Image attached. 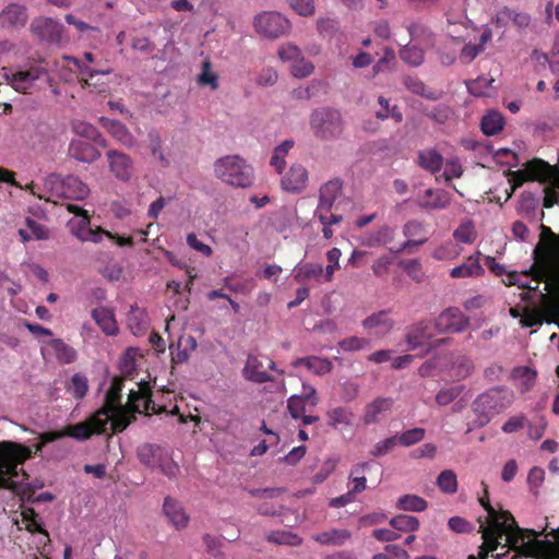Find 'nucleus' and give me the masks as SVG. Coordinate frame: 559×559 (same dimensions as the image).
Returning <instances> with one entry per match:
<instances>
[{"label":"nucleus","mask_w":559,"mask_h":559,"mask_svg":"<svg viewBox=\"0 0 559 559\" xmlns=\"http://www.w3.org/2000/svg\"><path fill=\"white\" fill-rule=\"evenodd\" d=\"M341 255L342 251L336 247L326 252V260L329 264L323 269L325 282L330 283L333 281L335 271L340 269Z\"/></svg>","instance_id":"nucleus-59"},{"label":"nucleus","mask_w":559,"mask_h":559,"mask_svg":"<svg viewBox=\"0 0 559 559\" xmlns=\"http://www.w3.org/2000/svg\"><path fill=\"white\" fill-rule=\"evenodd\" d=\"M267 540L277 545L299 546L302 538L290 531H274L267 535Z\"/></svg>","instance_id":"nucleus-53"},{"label":"nucleus","mask_w":559,"mask_h":559,"mask_svg":"<svg viewBox=\"0 0 559 559\" xmlns=\"http://www.w3.org/2000/svg\"><path fill=\"white\" fill-rule=\"evenodd\" d=\"M151 390L148 385H144L139 390H130L128 395V402L124 405L131 413H141V407L147 408V404L151 402Z\"/></svg>","instance_id":"nucleus-42"},{"label":"nucleus","mask_w":559,"mask_h":559,"mask_svg":"<svg viewBox=\"0 0 559 559\" xmlns=\"http://www.w3.org/2000/svg\"><path fill=\"white\" fill-rule=\"evenodd\" d=\"M20 508L22 521L25 522V531L31 534H41L49 540V534L43 527V521L38 513L33 508L24 506V503H21Z\"/></svg>","instance_id":"nucleus-35"},{"label":"nucleus","mask_w":559,"mask_h":559,"mask_svg":"<svg viewBox=\"0 0 559 559\" xmlns=\"http://www.w3.org/2000/svg\"><path fill=\"white\" fill-rule=\"evenodd\" d=\"M308 182V171L301 164H293L288 171L282 177L281 186L285 191L292 193L301 192Z\"/></svg>","instance_id":"nucleus-20"},{"label":"nucleus","mask_w":559,"mask_h":559,"mask_svg":"<svg viewBox=\"0 0 559 559\" xmlns=\"http://www.w3.org/2000/svg\"><path fill=\"white\" fill-rule=\"evenodd\" d=\"M512 403L511 394L502 386L492 388L479 394L472 408L476 414L479 427L486 426L496 415L508 408Z\"/></svg>","instance_id":"nucleus-6"},{"label":"nucleus","mask_w":559,"mask_h":559,"mask_svg":"<svg viewBox=\"0 0 559 559\" xmlns=\"http://www.w3.org/2000/svg\"><path fill=\"white\" fill-rule=\"evenodd\" d=\"M474 223L469 219L463 222L453 233V237L464 243H472L476 239Z\"/></svg>","instance_id":"nucleus-60"},{"label":"nucleus","mask_w":559,"mask_h":559,"mask_svg":"<svg viewBox=\"0 0 559 559\" xmlns=\"http://www.w3.org/2000/svg\"><path fill=\"white\" fill-rule=\"evenodd\" d=\"M306 402L312 406L318 404L317 390L311 385H304L301 395H293L288 399L287 408L293 418L298 419L306 413Z\"/></svg>","instance_id":"nucleus-23"},{"label":"nucleus","mask_w":559,"mask_h":559,"mask_svg":"<svg viewBox=\"0 0 559 559\" xmlns=\"http://www.w3.org/2000/svg\"><path fill=\"white\" fill-rule=\"evenodd\" d=\"M163 511L175 528L181 530L188 525L190 518L182 504L176 499L166 497L163 504Z\"/></svg>","instance_id":"nucleus-26"},{"label":"nucleus","mask_w":559,"mask_h":559,"mask_svg":"<svg viewBox=\"0 0 559 559\" xmlns=\"http://www.w3.org/2000/svg\"><path fill=\"white\" fill-rule=\"evenodd\" d=\"M504 126V119L501 114L497 111H490L485 115L480 122L481 131L486 135H496L498 134Z\"/></svg>","instance_id":"nucleus-47"},{"label":"nucleus","mask_w":559,"mask_h":559,"mask_svg":"<svg viewBox=\"0 0 559 559\" xmlns=\"http://www.w3.org/2000/svg\"><path fill=\"white\" fill-rule=\"evenodd\" d=\"M109 168L111 173L122 181H128L133 173V163L131 158L121 152L111 150L107 152Z\"/></svg>","instance_id":"nucleus-22"},{"label":"nucleus","mask_w":559,"mask_h":559,"mask_svg":"<svg viewBox=\"0 0 559 559\" xmlns=\"http://www.w3.org/2000/svg\"><path fill=\"white\" fill-rule=\"evenodd\" d=\"M73 63L79 69V82L83 88L91 87L96 93H107L109 91L108 75L109 70L98 71L93 70L87 66L82 64L81 60L72 58Z\"/></svg>","instance_id":"nucleus-15"},{"label":"nucleus","mask_w":559,"mask_h":559,"mask_svg":"<svg viewBox=\"0 0 559 559\" xmlns=\"http://www.w3.org/2000/svg\"><path fill=\"white\" fill-rule=\"evenodd\" d=\"M425 115L438 124L447 123L453 115V110L450 106L439 104L432 109L426 110Z\"/></svg>","instance_id":"nucleus-62"},{"label":"nucleus","mask_w":559,"mask_h":559,"mask_svg":"<svg viewBox=\"0 0 559 559\" xmlns=\"http://www.w3.org/2000/svg\"><path fill=\"white\" fill-rule=\"evenodd\" d=\"M294 145L295 143L293 140H285L274 148L270 164L278 174L283 173L286 165L285 158Z\"/></svg>","instance_id":"nucleus-48"},{"label":"nucleus","mask_w":559,"mask_h":559,"mask_svg":"<svg viewBox=\"0 0 559 559\" xmlns=\"http://www.w3.org/2000/svg\"><path fill=\"white\" fill-rule=\"evenodd\" d=\"M326 425L335 430L350 428L354 425V413L344 406L332 407L326 411Z\"/></svg>","instance_id":"nucleus-29"},{"label":"nucleus","mask_w":559,"mask_h":559,"mask_svg":"<svg viewBox=\"0 0 559 559\" xmlns=\"http://www.w3.org/2000/svg\"><path fill=\"white\" fill-rule=\"evenodd\" d=\"M63 25L52 17H36L31 24V31L41 40L59 44L62 40Z\"/></svg>","instance_id":"nucleus-17"},{"label":"nucleus","mask_w":559,"mask_h":559,"mask_svg":"<svg viewBox=\"0 0 559 559\" xmlns=\"http://www.w3.org/2000/svg\"><path fill=\"white\" fill-rule=\"evenodd\" d=\"M68 154L71 158L87 164L93 163L100 157V153L93 144L82 140L71 141Z\"/></svg>","instance_id":"nucleus-28"},{"label":"nucleus","mask_w":559,"mask_h":559,"mask_svg":"<svg viewBox=\"0 0 559 559\" xmlns=\"http://www.w3.org/2000/svg\"><path fill=\"white\" fill-rule=\"evenodd\" d=\"M428 502L416 495H404L396 501V508L403 511L421 512L426 510Z\"/></svg>","instance_id":"nucleus-49"},{"label":"nucleus","mask_w":559,"mask_h":559,"mask_svg":"<svg viewBox=\"0 0 559 559\" xmlns=\"http://www.w3.org/2000/svg\"><path fill=\"white\" fill-rule=\"evenodd\" d=\"M197 83L200 86H210L213 91L218 88V75L212 70V62L209 58L202 62Z\"/></svg>","instance_id":"nucleus-51"},{"label":"nucleus","mask_w":559,"mask_h":559,"mask_svg":"<svg viewBox=\"0 0 559 559\" xmlns=\"http://www.w3.org/2000/svg\"><path fill=\"white\" fill-rule=\"evenodd\" d=\"M540 240L534 249V264L524 275L532 274L537 281H543L551 274L559 264V237L552 230L540 226Z\"/></svg>","instance_id":"nucleus-4"},{"label":"nucleus","mask_w":559,"mask_h":559,"mask_svg":"<svg viewBox=\"0 0 559 559\" xmlns=\"http://www.w3.org/2000/svg\"><path fill=\"white\" fill-rule=\"evenodd\" d=\"M48 346L53 349L55 356L61 365L72 364L78 358L75 348L67 344L61 338H51L48 342Z\"/></svg>","instance_id":"nucleus-38"},{"label":"nucleus","mask_w":559,"mask_h":559,"mask_svg":"<svg viewBox=\"0 0 559 559\" xmlns=\"http://www.w3.org/2000/svg\"><path fill=\"white\" fill-rule=\"evenodd\" d=\"M417 164L425 170L436 174L443 165V156L433 148L418 152Z\"/></svg>","instance_id":"nucleus-37"},{"label":"nucleus","mask_w":559,"mask_h":559,"mask_svg":"<svg viewBox=\"0 0 559 559\" xmlns=\"http://www.w3.org/2000/svg\"><path fill=\"white\" fill-rule=\"evenodd\" d=\"M127 323L134 335H141L148 328L147 314L139 307H131V310L127 316Z\"/></svg>","instance_id":"nucleus-43"},{"label":"nucleus","mask_w":559,"mask_h":559,"mask_svg":"<svg viewBox=\"0 0 559 559\" xmlns=\"http://www.w3.org/2000/svg\"><path fill=\"white\" fill-rule=\"evenodd\" d=\"M423 231V224L417 221H409L404 225L403 234L405 237L409 238L407 241H405L397 250L396 252H403L407 250L409 247L413 246H421L427 241V238H418Z\"/></svg>","instance_id":"nucleus-41"},{"label":"nucleus","mask_w":559,"mask_h":559,"mask_svg":"<svg viewBox=\"0 0 559 559\" xmlns=\"http://www.w3.org/2000/svg\"><path fill=\"white\" fill-rule=\"evenodd\" d=\"M293 366H305L308 370H311L319 376L331 372L333 368L331 360H329L328 358H321L317 356L297 358L296 360H294Z\"/></svg>","instance_id":"nucleus-39"},{"label":"nucleus","mask_w":559,"mask_h":559,"mask_svg":"<svg viewBox=\"0 0 559 559\" xmlns=\"http://www.w3.org/2000/svg\"><path fill=\"white\" fill-rule=\"evenodd\" d=\"M290 27V22L277 12H264L254 19L255 31L264 37L273 39L287 35Z\"/></svg>","instance_id":"nucleus-11"},{"label":"nucleus","mask_w":559,"mask_h":559,"mask_svg":"<svg viewBox=\"0 0 559 559\" xmlns=\"http://www.w3.org/2000/svg\"><path fill=\"white\" fill-rule=\"evenodd\" d=\"M437 485L444 493H454L457 490V478L452 469L442 471L438 478Z\"/></svg>","instance_id":"nucleus-58"},{"label":"nucleus","mask_w":559,"mask_h":559,"mask_svg":"<svg viewBox=\"0 0 559 559\" xmlns=\"http://www.w3.org/2000/svg\"><path fill=\"white\" fill-rule=\"evenodd\" d=\"M484 495L479 498L480 506L487 511V525L493 527L513 526V522H516L513 515L509 511H497L489 501L488 486L485 481H481Z\"/></svg>","instance_id":"nucleus-19"},{"label":"nucleus","mask_w":559,"mask_h":559,"mask_svg":"<svg viewBox=\"0 0 559 559\" xmlns=\"http://www.w3.org/2000/svg\"><path fill=\"white\" fill-rule=\"evenodd\" d=\"M135 413H131V411L123 406L118 407L117 409H114L110 412V427L114 433L123 431L131 421L135 418Z\"/></svg>","instance_id":"nucleus-44"},{"label":"nucleus","mask_w":559,"mask_h":559,"mask_svg":"<svg viewBox=\"0 0 559 559\" xmlns=\"http://www.w3.org/2000/svg\"><path fill=\"white\" fill-rule=\"evenodd\" d=\"M313 135L322 141H332L341 138L344 131V120L337 109L320 107L314 109L309 118Z\"/></svg>","instance_id":"nucleus-7"},{"label":"nucleus","mask_w":559,"mask_h":559,"mask_svg":"<svg viewBox=\"0 0 559 559\" xmlns=\"http://www.w3.org/2000/svg\"><path fill=\"white\" fill-rule=\"evenodd\" d=\"M426 324L420 322L408 330L405 338L411 350H414L426 343Z\"/></svg>","instance_id":"nucleus-52"},{"label":"nucleus","mask_w":559,"mask_h":559,"mask_svg":"<svg viewBox=\"0 0 559 559\" xmlns=\"http://www.w3.org/2000/svg\"><path fill=\"white\" fill-rule=\"evenodd\" d=\"M400 58L412 67H418L424 62V50L407 44L400 50Z\"/></svg>","instance_id":"nucleus-56"},{"label":"nucleus","mask_w":559,"mask_h":559,"mask_svg":"<svg viewBox=\"0 0 559 559\" xmlns=\"http://www.w3.org/2000/svg\"><path fill=\"white\" fill-rule=\"evenodd\" d=\"M27 19V10L24 5L10 3L0 14V24L3 27L21 28L25 26Z\"/></svg>","instance_id":"nucleus-24"},{"label":"nucleus","mask_w":559,"mask_h":559,"mask_svg":"<svg viewBox=\"0 0 559 559\" xmlns=\"http://www.w3.org/2000/svg\"><path fill=\"white\" fill-rule=\"evenodd\" d=\"M535 533L534 536L526 537L527 540L524 539L521 544V555L537 559H559V528L556 531V543L537 539L538 533L536 531Z\"/></svg>","instance_id":"nucleus-12"},{"label":"nucleus","mask_w":559,"mask_h":559,"mask_svg":"<svg viewBox=\"0 0 559 559\" xmlns=\"http://www.w3.org/2000/svg\"><path fill=\"white\" fill-rule=\"evenodd\" d=\"M524 170L527 171L530 181L542 180L546 175L549 165L542 159H532L524 165Z\"/></svg>","instance_id":"nucleus-61"},{"label":"nucleus","mask_w":559,"mask_h":559,"mask_svg":"<svg viewBox=\"0 0 559 559\" xmlns=\"http://www.w3.org/2000/svg\"><path fill=\"white\" fill-rule=\"evenodd\" d=\"M102 127L119 143L127 147H132L135 139L128 128L120 121L112 120L106 117L99 119Z\"/></svg>","instance_id":"nucleus-27"},{"label":"nucleus","mask_w":559,"mask_h":559,"mask_svg":"<svg viewBox=\"0 0 559 559\" xmlns=\"http://www.w3.org/2000/svg\"><path fill=\"white\" fill-rule=\"evenodd\" d=\"M343 183L340 179H333L321 186L319 202L314 211V217L319 222L326 219V213H333L332 209L336 199L342 194Z\"/></svg>","instance_id":"nucleus-14"},{"label":"nucleus","mask_w":559,"mask_h":559,"mask_svg":"<svg viewBox=\"0 0 559 559\" xmlns=\"http://www.w3.org/2000/svg\"><path fill=\"white\" fill-rule=\"evenodd\" d=\"M37 452L36 447H34L33 451L29 447L13 441L0 442V488L16 492L23 502H50L55 499L50 492H41L33 497V490L28 486L20 490L19 483L12 479L19 474V465Z\"/></svg>","instance_id":"nucleus-2"},{"label":"nucleus","mask_w":559,"mask_h":559,"mask_svg":"<svg viewBox=\"0 0 559 559\" xmlns=\"http://www.w3.org/2000/svg\"><path fill=\"white\" fill-rule=\"evenodd\" d=\"M425 433L426 431L424 428H412L402 432L397 437V442L403 447H411L413 444L420 442L425 438Z\"/></svg>","instance_id":"nucleus-63"},{"label":"nucleus","mask_w":559,"mask_h":559,"mask_svg":"<svg viewBox=\"0 0 559 559\" xmlns=\"http://www.w3.org/2000/svg\"><path fill=\"white\" fill-rule=\"evenodd\" d=\"M451 203L449 192L442 189H427L423 199L418 200L417 204L420 209L426 211L443 210Z\"/></svg>","instance_id":"nucleus-25"},{"label":"nucleus","mask_w":559,"mask_h":559,"mask_svg":"<svg viewBox=\"0 0 559 559\" xmlns=\"http://www.w3.org/2000/svg\"><path fill=\"white\" fill-rule=\"evenodd\" d=\"M72 129L74 133L78 135L88 139L95 143H98L103 146L106 145L105 140L103 139L99 131L91 123L84 122V121H75L72 124Z\"/></svg>","instance_id":"nucleus-50"},{"label":"nucleus","mask_w":559,"mask_h":559,"mask_svg":"<svg viewBox=\"0 0 559 559\" xmlns=\"http://www.w3.org/2000/svg\"><path fill=\"white\" fill-rule=\"evenodd\" d=\"M324 276L323 267L318 263H305L295 269V281L297 283H306L310 280H317Z\"/></svg>","instance_id":"nucleus-46"},{"label":"nucleus","mask_w":559,"mask_h":559,"mask_svg":"<svg viewBox=\"0 0 559 559\" xmlns=\"http://www.w3.org/2000/svg\"><path fill=\"white\" fill-rule=\"evenodd\" d=\"M366 330L374 331L377 335L388 334L394 326V321L388 310L372 313L362 321Z\"/></svg>","instance_id":"nucleus-31"},{"label":"nucleus","mask_w":559,"mask_h":559,"mask_svg":"<svg viewBox=\"0 0 559 559\" xmlns=\"http://www.w3.org/2000/svg\"><path fill=\"white\" fill-rule=\"evenodd\" d=\"M392 397L378 396L365 406L362 421L365 425L379 423L393 408Z\"/></svg>","instance_id":"nucleus-21"},{"label":"nucleus","mask_w":559,"mask_h":559,"mask_svg":"<svg viewBox=\"0 0 559 559\" xmlns=\"http://www.w3.org/2000/svg\"><path fill=\"white\" fill-rule=\"evenodd\" d=\"M473 370L474 362L465 355L456 357L451 367L452 376L459 380L467 378Z\"/></svg>","instance_id":"nucleus-54"},{"label":"nucleus","mask_w":559,"mask_h":559,"mask_svg":"<svg viewBox=\"0 0 559 559\" xmlns=\"http://www.w3.org/2000/svg\"><path fill=\"white\" fill-rule=\"evenodd\" d=\"M469 324V318L456 307H449L444 309L435 319V328L439 333H462Z\"/></svg>","instance_id":"nucleus-13"},{"label":"nucleus","mask_w":559,"mask_h":559,"mask_svg":"<svg viewBox=\"0 0 559 559\" xmlns=\"http://www.w3.org/2000/svg\"><path fill=\"white\" fill-rule=\"evenodd\" d=\"M213 170L217 179L234 188H249L254 181L253 167L238 154L219 157Z\"/></svg>","instance_id":"nucleus-5"},{"label":"nucleus","mask_w":559,"mask_h":559,"mask_svg":"<svg viewBox=\"0 0 559 559\" xmlns=\"http://www.w3.org/2000/svg\"><path fill=\"white\" fill-rule=\"evenodd\" d=\"M350 536L352 534L348 530L330 528L312 535V539L324 546H342Z\"/></svg>","instance_id":"nucleus-34"},{"label":"nucleus","mask_w":559,"mask_h":559,"mask_svg":"<svg viewBox=\"0 0 559 559\" xmlns=\"http://www.w3.org/2000/svg\"><path fill=\"white\" fill-rule=\"evenodd\" d=\"M531 22L532 17L528 13L514 10L508 5L500 8L492 17V23L498 28H506L512 23L518 31H524Z\"/></svg>","instance_id":"nucleus-18"},{"label":"nucleus","mask_w":559,"mask_h":559,"mask_svg":"<svg viewBox=\"0 0 559 559\" xmlns=\"http://www.w3.org/2000/svg\"><path fill=\"white\" fill-rule=\"evenodd\" d=\"M123 385V378L115 377L111 380L110 386L105 394L104 405L100 408H98L81 423L75 425H68L62 430H53L40 433L39 442L36 445V451H41L47 443L53 442L64 437H71L75 440L84 441L94 435L105 433L110 420V412L117 409L118 407L124 406L121 404Z\"/></svg>","instance_id":"nucleus-1"},{"label":"nucleus","mask_w":559,"mask_h":559,"mask_svg":"<svg viewBox=\"0 0 559 559\" xmlns=\"http://www.w3.org/2000/svg\"><path fill=\"white\" fill-rule=\"evenodd\" d=\"M390 525L395 531L416 532L419 528V520L413 515L399 514L390 520Z\"/></svg>","instance_id":"nucleus-55"},{"label":"nucleus","mask_w":559,"mask_h":559,"mask_svg":"<svg viewBox=\"0 0 559 559\" xmlns=\"http://www.w3.org/2000/svg\"><path fill=\"white\" fill-rule=\"evenodd\" d=\"M165 452L166 451L158 445L144 443L138 448V457L142 464L155 469Z\"/></svg>","instance_id":"nucleus-36"},{"label":"nucleus","mask_w":559,"mask_h":559,"mask_svg":"<svg viewBox=\"0 0 559 559\" xmlns=\"http://www.w3.org/2000/svg\"><path fill=\"white\" fill-rule=\"evenodd\" d=\"M479 252L469 255L461 265L453 267L450 272L451 277L464 278L483 275L485 270L479 262Z\"/></svg>","instance_id":"nucleus-33"},{"label":"nucleus","mask_w":559,"mask_h":559,"mask_svg":"<svg viewBox=\"0 0 559 559\" xmlns=\"http://www.w3.org/2000/svg\"><path fill=\"white\" fill-rule=\"evenodd\" d=\"M479 532L481 533L483 544L479 547L477 559H488L489 552L496 550L504 539V546L516 550L521 555V544L526 537L534 536L536 533L534 530L521 528L516 522H513V526L493 527L485 526L480 522Z\"/></svg>","instance_id":"nucleus-3"},{"label":"nucleus","mask_w":559,"mask_h":559,"mask_svg":"<svg viewBox=\"0 0 559 559\" xmlns=\"http://www.w3.org/2000/svg\"><path fill=\"white\" fill-rule=\"evenodd\" d=\"M45 187L59 198L83 200L88 195V187L75 176L62 178L58 174H50L45 178Z\"/></svg>","instance_id":"nucleus-8"},{"label":"nucleus","mask_w":559,"mask_h":559,"mask_svg":"<svg viewBox=\"0 0 559 559\" xmlns=\"http://www.w3.org/2000/svg\"><path fill=\"white\" fill-rule=\"evenodd\" d=\"M27 229H19V235L23 242L29 240H47L49 238V229L44 224L36 222L33 218H26Z\"/></svg>","instance_id":"nucleus-40"},{"label":"nucleus","mask_w":559,"mask_h":559,"mask_svg":"<svg viewBox=\"0 0 559 559\" xmlns=\"http://www.w3.org/2000/svg\"><path fill=\"white\" fill-rule=\"evenodd\" d=\"M394 238V229L382 225L377 229L365 233L360 238V245L369 248L383 247Z\"/></svg>","instance_id":"nucleus-32"},{"label":"nucleus","mask_w":559,"mask_h":559,"mask_svg":"<svg viewBox=\"0 0 559 559\" xmlns=\"http://www.w3.org/2000/svg\"><path fill=\"white\" fill-rule=\"evenodd\" d=\"M267 369H275V362L272 359L249 355L243 368V377L255 383H265L273 380Z\"/></svg>","instance_id":"nucleus-16"},{"label":"nucleus","mask_w":559,"mask_h":559,"mask_svg":"<svg viewBox=\"0 0 559 559\" xmlns=\"http://www.w3.org/2000/svg\"><path fill=\"white\" fill-rule=\"evenodd\" d=\"M91 316L106 335H117L119 328L112 309L107 307L94 308Z\"/></svg>","instance_id":"nucleus-30"},{"label":"nucleus","mask_w":559,"mask_h":559,"mask_svg":"<svg viewBox=\"0 0 559 559\" xmlns=\"http://www.w3.org/2000/svg\"><path fill=\"white\" fill-rule=\"evenodd\" d=\"M302 55L301 49L292 43L282 44L277 50V56L283 62L293 63Z\"/></svg>","instance_id":"nucleus-64"},{"label":"nucleus","mask_w":559,"mask_h":559,"mask_svg":"<svg viewBox=\"0 0 559 559\" xmlns=\"http://www.w3.org/2000/svg\"><path fill=\"white\" fill-rule=\"evenodd\" d=\"M43 78H48V70L45 61L39 60L14 71L10 76V84L16 92L26 94Z\"/></svg>","instance_id":"nucleus-10"},{"label":"nucleus","mask_w":559,"mask_h":559,"mask_svg":"<svg viewBox=\"0 0 559 559\" xmlns=\"http://www.w3.org/2000/svg\"><path fill=\"white\" fill-rule=\"evenodd\" d=\"M289 71L294 78L305 79L313 73L314 64L300 55L296 61L290 63Z\"/></svg>","instance_id":"nucleus-57"},{"label":"nucleus","mask_w":559,"mask_h":559,"mask_svg":"<svg viewBox=\"0 0 559 559\" xmlns=\"http://www.w3.org/2000/svg\"><path fill=\"white\" fill-rule=\"evenodd\" d=\"M88 379L82 372L74 373L69 383L66 386L68 393H70L75 400H82L88 392Z\"/></svg>","instance_id":"nucleus-45"},{"label":"nucleus","mask_w":559,"mask_h":559,"mask_svg":"<svg viewBox=\"0 0 559 559\" xmlns=\"http://www.w3.org/2000/svg\"><path fill=\"white\" fill-rule=\"evenodd\" d=\"M68 210L79 216L76 219H71L68 227L70 233L82 242L92 241L98 243L102 241L104 236L111 237V233L102 227H91V217L85 210L75 204H68Z\"/></svg>","instance_id":"nucleus-9"}]
</instances>
